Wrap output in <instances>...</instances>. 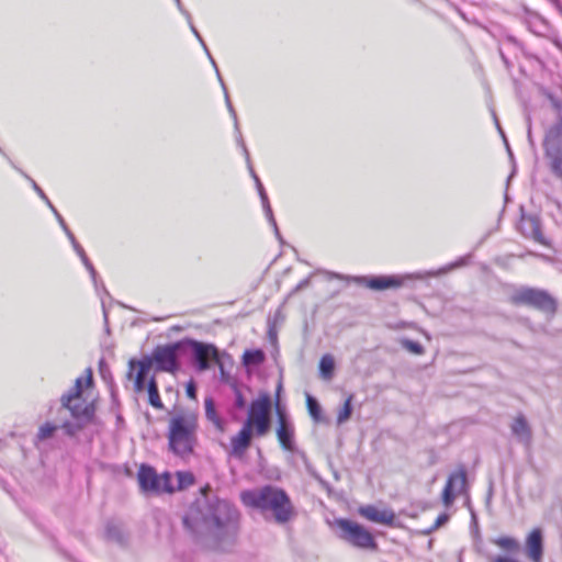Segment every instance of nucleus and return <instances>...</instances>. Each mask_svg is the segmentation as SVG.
<instances>
[{"label": "nucleus", "mask_w": 562, "mask_h": 562, "mask_svg": "<svg viewBox=\"0 0 562 562\" xmlns=\"http://www.w3.org/2000/svg\"><path fill=\"white\" fill-rule=\"evenodd\" d=\"M147 391H148L149 404L157 409H162L164 404L160 400L159 392H158V385L154 378H151L148 381Z\"/></svg>", "instance_id": "24"}, {"label": "nucleus", "mask_w": 562, "mask_h": 562, "mask_svg": "<svg viewBox=\"0 0 562 562\" xmlns=\"http://www.w3.org/2000/svg\"><path fill=\"white\" fill-rule=\"evenodd\" d=\"M525 551L531 562H542L543 537L539 528L533 529L526 538Z\"/></svg>", "instance_id": "17"}, {"label": "nucleus", "mask_w": 562, "mask_h": 562, "mask_svg": "<svg viewBox=\"0 0 562 562\" xmlns=\"http://www.w3.org/2000/svg\"><path fill=\"white\" fill-rule=\"evenodd\" d=\"M359 514L369 521L393 526L395 521V514L392 509H380L373 505H366L359 508Z\"/></svg>", "instance_id": "16"}, {"label": "nucleus", "mask_w": 562, "mask_h": 562, "mask_svg": "<svg viewBox=\"0 0 562 562\" xmlns=\"http://www.w3.org/2000/svg\"><path fill=\"white\" fill-rule=\"evenodd\" d=\"M93 381L92 370L87 369L83 376L75 381V385L60 397L61 407L66 408L72 422H65L61 428L68 436H76L86 426L91 424L95 416V405L93 400H88L85 394Z\"/></svg>", "instance_id": "3"}, {"label": "nucleus", "mask_w": 562, "mask_h": 562, "mask_svg": "<svg viewBox=\"0 0 562 562\" xmlns=\"http://www.w3.org/2000/svg\"><path fill=\"white\" fill-rule=\"evenodd\" d=\"M337 526L341 531V538L360 549H376V542L372 533L358 522L339 519Z\"/></svg>", "instance_id": "11"}, {"label": "nucleus", "mask_w": 562, "mask_h": 562, "mask_svg": "<svg viewBox=\"0 0 562 562\" xmlns=\"http://www.w3.org/2000/svg\"><path fill=\"white\" fill-rule=\"evenodd\" d=\"M65 233H66L67 237L69 238L72 246L75 245V243H78L75 238V235L71 233L70 229L65 231Z\"/></svg>", "instance_id": "40"}, {"label": "nucleus", "mask_w": 562, "mask_h": 562, "mask_svg": "<svg viewBox=\"0 0 562 562\" xmlns=\"http://www.w3.org/2000/svg\"><path fill=\"white\" fill-rule=\"evenodd\" d=\"M308 283H310V280H308V279H305V280L301 281V282L297 284V286L295 288V291H299V290H301V289H303V288L307 286V285H308Z\"/></svg>", "instance_id": "41"}, {"label": "nucleus", "mask_w": 562, "mask_h": 562, "mask_svg": "<svg viewBox=\"0 0 562 562\" xmlns=\"http://www.w3.org/2000/svg\"><path fill=\"white\" fill-rule=\"evenodd\" d=\"M177 484L175 485V491L184 490L194 483V475L191 472L187 471H178L176 473Z\"/></svg>", "instance_id": "25"}, {"label": "nucleus", "mask_w": 562, "mask_h": 562, "mask_svg": "<svg viewBox=\"0 0 562 562\" xmlns=\"http://www.w3.org/2000/svg\"><path fill=\"white\" fill-rule=\"evenodd\" d=\"M509 302L514 305H526L543 313L555 314L558 310L557 300L546 290L520 286L509 293Z\"/></svg>", "instance_id": "6"}, {"label": "nucleus", "mask_w": 562, "mask_h": 562, "mask_svg": "<svg viewBox=\"0 0 562 562\" xmlns=\"http://www.w3.org/2000/svg\"><path fill=\"white\" fill-rule=\"evenodd\" d=\"M270 396L266 393L260 394L250 403L248 416L244 425L255 431V436L263 437L270 430Z\"/></svg>", "instance_id": "7"}, {"label": "nucleus", "mask_w": 562, "mask_h": 562, "mask_svg": "<svg viewBox=\"0 0 562 562\" xmlns=\"http://www.w3.org/2000/svg\"><path fill=\"white\" fill-rule=\"evenodd\" d=\"M176 3H177V7L178 9L181 11V13L187 18L188 20V23L190 25V29L192 31V33L196 36V38L199 40V42L201 43V45L203 46L205 53L207 54L211 63L213 64L215 70H216V74H217V77H218V80L223 87V90H224V94H225V101H226V105H227V109L229 111V113L232 114L233 119H234V122H235V130L237 132V142L238 144L240 145V147L243 148V151L245 154V157H246V161H247V166H248V169H249V172L252 177V179L255 180V183H256V187H257V190H258V193L260 195V199H261V203H262V207L265 210V213H266V216L268 218V221L270 222V224L273 226L274 228V232H276V235L279 237L280 233H279V229H278V226H277V222H276V218L273 216V213H272V209L270 206V203H269V199H268V195L266 193V190L259 179V177L257 176V173L255 172L254 170V167L251 165V161H250V156H249V151L246 147V144L243 139V136H241V133L239 131V126H238V120H237V114L235 112V109L229 100V95H228V92H227V89L225 87V83L221 77V74L218 71V68L216 66V63L215 60L213 59V57L211 56L209 49H207V46L205 45L203 38L201 37L199 31L195 29V26L193 25L192 23V18H191V14L183 8L182 3H181V0H175Z\"/></svg>", "instance_id": "4"}, {"label": "nucleus", "mask_w": 562, "mask_h": 562, "mask_svg": "<svg viewBox=\"0 0 562 562\" xmlns=\"http://www.w3.org/2000/svg\"><path fill=\"white\" fill-rule=\"evenodd\" d=\"M11 166H13V168H15V170H19V167H16V165H14V162H11Z\"/></svg>", "instance_id": "44"}, {"label": "nucleus", "mask_w": 562, "mask_h": 562, "mask_svg": "<svg viewBox=\"0 0 562 562\" xmlns=\"http://www.w3.org/2000/svg\"><path fill=\"white\" fill-rule=\"evenodd\" d=\"M187 346L184 341L158 346L150 358L158 371L175 373L180 369L179 359L184 357Z\"/></svg>", "instance_id": "10"}, {"label": "nucleus", "mask_w": 562, "mask_h": 562, "mask_svg": "<svg viewBox=\"0 0 562 562\" xmlns=\"http://www.w3.org/2000/svg\"><path fill=\"white\" fill-rule=\"evenodd\" d=\"M510 429L518 441L525 445H529L531 442L532 431L524 415L519 414L515 417L510 425Z\"/></svg>", "instance_id": "20"}, {"label": "nucleus", "mask_w": 562, "mask_h": 562, "mask_svg": "<svg viewBox=\"0 0 562 562\" xmlns=\"http://www.w3.org/2000/svg\"><path fill=\"white\" fill-rule=\"evenodd\" d=\"M522 227H531L532 237L536 240L540 239L541 232H540V225H539V222L537 218H535V217L522 218Z\"/></svg>", "instance_id": "30"}, {"label": "nucleus", "mask_w": 562, "mask_h": 562, "mask_svg": "<svg viewBox=\"0 0 562 562\" xmlns=\"http://www.w3.org/2000/svg\"><path fill=\"white\" fill-rule=\"evenodd\" d=\"M204 407H205V416L206 418L213 423V425L218 428V429H223V420L222 418L218 416L217 412H216V408H215V403L213 401L212 397H206L204 400Z\"/></svg>", "instance_id": "23"}, {"label": "nucleus", "mask_w": 562, "mask_h": 562, "mask_svg": "<svg viewBox=\"0 0 562 562\" xmlns=\"http://www.w3.org/2000/svg\"><path fill=\"white\" fill-rule=\"evenodd\" d=\"M11 166H13V168H15V170H19V167H16V165H14V162H11Z\"/></svg>", "instance_id": "42"}, {"label": "nucleus", "mask_w": 562, "mask_h": 562, "mask_svg": "<svg viewBox=\"0 0 562 562\" xmlns=\"http://www.w3.org/2000/svg\"><path fill=\"white\" fill-rule=\"evenodd\" d=\"M404 347L406 349H408L409 351H412L414 353H417V355L423 352V347L418 342H416V341L406 340L404 342Z\"/></svg>", "instance_id": "34"}, {"label": "nucleus", "mask_w": 562, "mask_h": 562, "mask_svg": "<svg viewBox=\"0 0 562 562\" xmlns=\"http://www.w3.org/2000/svg\"><path fill=\"white\" fill-rule=\"evenodd\" d=\"M278 429L277 436L278 439L283 447V449L288 451H294L295 441H294V427L288 420L285 414L278 407Z\"/></svg>", "instance_id": "15"}, {"label": "nucleus", "mask_w": 562, "mask_h": 562, "mask_svg": "<svg viewBox=\"0 0 562 562\" xmlns=\"http://www.w3.org/2000/svg\"><path fill=\"white\" fill-rule=\"evenodd\" d=\"M20 172L31 182L33 189L35 190V192L40 195V198L48 205L50 206L52 205V202L49 201V199L47 198V195L45 194V192L41 189V187L31 178L29 177L26 173H24L23 171L20 170Z\"/></svg>", "instance_id": "32"}, {"label": "nucleus", "mask_w": 562, "mask_h": 562, "mask_svg": "<svg viewBox=\"0 0 562 562\" xmlns=\"http://www.w3.org/2000/svg\"><path fill=\"white\" fill-rule=\"evenodd\" d=\"M492 542L494 544H496L498 548H501L502 550L509 553L510 557H512V554L518 553L520 551L519 541L513 537H507V536L498 537V538L492 540Z\"/></svg>", "instance_id": "21"}, {"label": "nucleus", "mask_w": 562, "mask_h": 562, "mask_svg": "<svg viewBox=\"0 0 562 562\" xmlns=\"http://www.w3.org/2000/svg\"><path fill=\"white\" fill-rule=\"evenodd\" d=\"M57 429V426L50 424V423H46L44 425H42L38 429V432L36 435V438L37 440H46L48 438H50L54 432L56 431Z\"/></svg>", "instance_id": "31"}, {"label": "nucleus", "mask_w": 562, "mask_h": 562, "mask_svg": "<svg viewBox=\"0 0 562 562\" xmlns=\"http://www.w3.org/2000/svg\"><path fill=\"white\" fill-rule=\"evenodd\" d=\"M352 400L353 395L350 394L347 400L345 401L344 406L340 408L337 415V424L342 425L345 424L351 416L352 413Z\"/></svg>", "instance_id": "27"}, {"label": "nucleus", "mask_w": 562, "mask_h": 562, "mask_svg": "<svg viewBox=\"0 0 562 562\" xmlns=\"http://www.w3.org/2000/svg\"><path fill=\"white\" fill-rule=\"evenodd\" d=\"M449 520V515L448 514H441L437 520L435 521V524L428 528L424 533L425 535H430L431 532H434L435 530L439 529L441 526H443L447 521Z\"/></svg>", "instance_id": "33"}, {"label": "nucleus", "mask_w": 562, "mask_h": 562, "mask_svg": "<svg viewBox=\"0 0 562 562\" xmlns=\"http://www.w3.org/2000/svg\"><path fill=\"white\" fill-rule=\"evenodd\" d=\"M210 486L190 506L183 518L186 528L196 541L209 548L232 543L239 527V513L228 501L210 497Z\"/></svg>", "instance_id": "1"}, {"label": "nucleus", "mask_w": 562, "mask_h": 562, "mask_svg": "<svg viewBox=\"0 0 562 562\" xmlns=\"http://www.w3.org/2000/svg\"><path fill=\"white\" fill-rule=\"evenodd\" d=\"M187 394L190 398H195L196 397V389H195V385L193 382H189L188 385H187Z\"/></svg>", "instance_id": "39"}, {"label": "nucleus", "mask_w": 562, "mask_h": 562, "mask_svg": "<svg viewBox=\"0 0 562 562\" xmlns=\"http://www.w3.org/2000/svg\"><path fill=\"white\" fill-rule=\"evenodd\" d=\"M187 351L184 356H190L194 368L202 372L211 368V363H220L218 351L215 346L195 340L184 341Z\"/></svg>", "instance_id": "12"}, {"label": "nucleus", "mask_w": 562, "mask_h": 562, "mask_svg": "<svg viewBox=\"0 0 562 562\" xmlns=\"http://www.w3.org/2000/svg\"><path fill=\"white\" fill-rule=\"evenodd\" d=\"M409 276L406 277H395V276H380L372 278H363L364 284L372 290H385L389 288H398L403 284L404 279H408Z\"/></svg>", "instance_id": "19"}, {"label": "nucleus", "mask_w": 562, "mask_h": 562, "mask_svg": "<svg viewBox=\"0 0 562 562\" xmlns=\"http://www.w3.org/2000/svg\"><path fill=\"white\" fill-rule=\"evenodd\" d=\"M551 102L555 111L558 112L557 120L562 119V99L561 98H551Z\"/></svg>", "instance_id": "36"}, {"label": "nucleus", "mask_w": 562, "mask_h": 562, "mask_svg": "<svg viewBox=\"0 0 562 562\" xmlns=\"http://www.w3.org/2000/svg\"><path fill=\"white\" fill-rule=\"evenodd\" d=\"M240 499L247 507L255 508L269 520L285 525L296 518L297 512L288 493L271 484L241 492Z\"/></svg>", "instance_id": "2"}, {"label": "nucleus", "mask_w": 562, "mask_h": 562, "mask_svg": "<svg viewBox=\"0 0 562 562\" xmlns=\"http://www.w3.org/2000/svg\"><path fill=\"white\" fill-rule=\"evenodd\" d=\"M48 207L52 210V212H53V213H54V215L56 216V218H57V221H58L59 225L61 226V228L64 229V232H65V231H67V229H69V228H68V226H67V224H66V222H65V220H64V218H63V216L59 214V212L55 209V206L52 204V205H50V206H48Z\"/></svg>", "instance_id": "37"}, {"label": "nucleus", "mask_w": 562, "mask_h": 562, "mask_svg": "<svg viewBox=\"0 0 562 562\" xmlns=\"http://www.w3.org/2000/svg\"><path fill=\"white\" fill-rule=\"evenodd\" d=\"M153 367L150 358H144L142 360H131L128 362L127 379L134 382V390L136 392H143L145 390V381L148 376Z\"/></svg>", "instance_id": "14"}, {"label": "nucleus", "mask_w": 562, "mask_h": 562, "mask_svg": "<svg viewBox=\"0 0 562 562\" xmlns=\"http://www.w3.org/2000/svg\"><path fill=\"white\" fill-rule=\"evenodd\" d=\"M196 418L193 415H178L169 424V446L178 456L192 452L195 443Z\"/></svg>", "instance_id": "5"}, {"label": "nucleus", "mask_w": 562, "mask_h": 562, "mask_svg": "<svg viewBox=\"0 0 562 562\" xmlns=\"http://www.w3.org/2000/svg\"><path fill=\"white\" fill-rule=\"evenodd\" d=\"M72 247H74L75 251L77 252V255L80 257V259H81L82 263L85 265V267L90 272L91 278L95 282V280H97V271H95L94 267L92 266L91 261L89 260V258L87 257L83 248L81 247V245L79 243H75V245Z\"/></svg>", "instance_id": "28"}, {"label": "nucleus", "mask_w": 562, "mask_h": 562, "mask_svg": "<svg viewBox=\"0 0 562 562\" xmlns=\"http://www.w3.org/2000/svg\"><path fill=\"white\" fill-rule=\"evenodd\" d=\"M546 157L551 172L562 179V119L555 120L546 131L543 138Z\"/></svg>", "instance_id": "8"}, {"label": "nucleus", "mask_w": 562, "mask_h": 562, "mask_svg": "<svg viewBox=\"0 0 562 562\" xmlns=\"http://www.w3.org/2000/svg\"><path fill=\"white\" fill-rule=\"evenodd\" d=\"M335 370V359L331 355H324L319 361V374L324 380H331Z\"/></svg>", "instance_id": "22"}, {"label": "nucleus", "mask_w": 562, "mask_h": 562, "mask_svg": "<svg viewBox=\"0 0 562 562\" xmlns=\"http://www.w3.org/2000/svg\"><path fill=\"white\" fill-rule=\"evenodd\" d=\"M137 480L140 490L146 493L161 494L175 492L173 479L168 472L158 475L154 468L146 464L140 465Z\"/></svg>", "instance_id": "9"}, {"label": "nucleus", "mask_w": 562, "mask_h": 562, "mask_svg": "<svg viewBox=\"0 0 562 562\" xmlns=\"http://www.w3.org/2000/svg\"><path fill=\"white\" fill-rule=\"evenodd\" d=\"M254 435L255 431L243 425L240 430L231 439L229 454L236 458H241L250 447Z\"/></svg>", "instance_id": "18"}, {"label": "nucleus", "mask_w": 562, "mask_h": 562, "mask_svg": "<svg viewBox=\"0 0 562 562\" xmlns=\"http://www.w3.org/2000/svg\"><path fill=\"white\" fill-rule=\"evenodd\" d=\"M11 166H13V168H15V170H19V167H16V165H14V162H11Z\"/></svg>", "instance_id": "43"}, {"label": "nucleus", "mask_w": 562, "mask_h": 562, "mask_svg": "<svg viewBox=\"0 0 562 562\" xmlns=\"http://www.w3.org/2000/svg\"><path fill=\"white\" fill-rule=\"evenodd\" d=\"M265 360V353L257 349V350H246L243 356V362L245 366L250 364H260Z\"/></svg>", "instance_id": "26"}, {"label": "nucleus", "mask_w": 562, "mask_h": 562, "mask_svg": "<svg viewBox=\"0 0 562 562\" xmlns=\"http://www.w3.org/2000/svg\"><path fill=\"white\" fill-rule=\"evenodd\" d=\"M490 562H520L519 560H517L516 558L514 557H510V555H495V557H491L488 559Z\"/></svg>", "instance_id": "35"}, {"label": "nucleus", "mask_w": 562, "mask_h": 562, "mask_svg": "<svg viewBox=\"0 0 562 562\" xmlns=\"http://www.w3.org/2000/svg\"><path fill=\"white\" fill-rule=\"evenodd\" d=\"M307 408L311 417L316 422L319 423L322 420V407L319 403L310 394H307Z\"/></svg>", "instance_id": "29"}, {"label": "nucleus", "mask_w": 562, "mask_h": 562, "mask_svg": "<svg viewBox=\"0 0 562 562\" xmlns=\"http://www.w3.org/2000/svg\"><path fill=\"white\" fill-rule=\"evenodd\" d=\"M468 493L467 471L464 467H460L457 471L452 472L442 491V503L446 507L453 504L459 495Z\"/></svg>", "instance_id": "13"}, {"label": "nucleus", "mask_w": 562, "mask_h": 562, "mask_svg": "<svg viewBox=\"0 0 562 562\" xmlns=\"http://www.w3.org/2000/svg\"><path fill=\"white\" fill-rule=\"evenodd\" d=\"M246 405V401L241 394L240 391H236V396H235V406L237 408H244Z\"/></svg>", "instance_id": "38"}]
</instances>
